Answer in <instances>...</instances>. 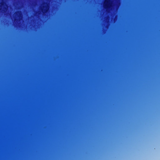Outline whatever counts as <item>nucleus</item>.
<instances>
[{"instance_id": "obj_2", "label": "nucleus", "mask_w": 160, "mask_h": 160, "mask_svg": "<svg viewBox=\"0 0 160 160\" xmlns=\"http://www.w3.org/2000/svg\"><path fill=\"white\" fill-rule=\"evenodd\" d=\"M111 2L110 0H106L104 3V8L106 9L109 8L111 6Z\"/></svg>"}, {"instance_id": "obj_3", "label": "nucleus", "mask_w": 160, "mask_h": 160, "mask_svg": "<svg viewBox=\"0 0 160 160\" xmlns=\"http://www.w3.org/2000/svg\"><path fill=\"white\" fill-rule=\"evenodd\" d=\"M43 8H46V9H44L43 8L41 9L43 13L47 12L48 11V9L47 8V7L46 6H43Z\"/></svg>"}, {"instance_id": "obj_4", "label": "nucleus", "mask_w": 160, "mask_h": 160, "mask_svg": "<svg viewBox=\"0 0 160 160\" xmlns=\"http://www.w3.org/2000/svg\"><path fill=\"white\" fill-rule=\"evenodd\" d=\"M15 17L18 18L19 17V15L20 14V12L19 11H16L15 13Z\"/></svg>"}, {"instance_id": "obj_1", "label": "nucleus", "mask_w": 160, "mask_h": 160, "mask_svg": "<svg viewBox=\"0 0 160 160\" xmlns=\"http://www.w3.org/2000/svg\"><path fill=\"white\" fill-rule=\"evenodd\" d=\"M128 62V61H3V62Z\"/></svg>"}, {"instance_id": "obj_6", "label": "nucleus", "mask_w": 160, "mask_h": 160, "mask_svg": "<svg viewBox=\"0 0 160 160\" xmlns=\"http://www.w3.org/2000/svg\"><path fill=\"white\" fill-rule=\"evenodd\" d=\"M18 19H17V18H15V20H18Z\"/></svg>"}, {"instance_id": "obj_5", "label": "nucleus", "mask_w": 160, "mask_h": 160, "mask_svg": "<svg viewBox=\"0 0 160 160\" xmlns=\"http://www.w3.org/2000/svg\"><path fill=\"white\" fill-rule=\"evenodd\" d=\"M5 3L4 2H2L1 3V6H3L5 5Z\"/></svg>"}]
</instances>
